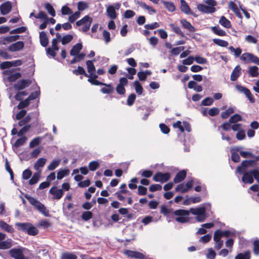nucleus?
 <instances>
[{
  "label": "nucleus",
  "instance_id": "obj_13",
  "mask_svg": "<svg viewBox=\"0 0 259 259\" xmlns=\"http://www.w3.org/2000/svg\"><path fill=\"white\" fill-rule=\"evenodd\" d=\"M93 61H95V60L94 59L93 61L88 60L86 62L88 72L89 73L88 75L89 76L97 78L98 75L96 74V68L94 65Z\"/></svg>",
  "mask_w": 259,
  "mask_h": 259
},
{
  "label": "nucleus",
  "instance_id": "obj_1",
  "mask_svg": "<svg viewBox=\"0 0 259 259\" xmlns=\"http://www.w3.org/2000/svg\"><path fill=\"white\" fill-rule=\"evenodd\" d=\"M190 213L196 215V220L199 222H204L207 218L206 208L203 206L196 208H191L190 210H176L174 212V214L177 216L176 220L181 223H185L189 221V215Z\"/></svg>",
  "mask_w": 259,
  "mask_h": 259
},
{
  "label": "nucleus",
  "instance_id": "obj_36",
  "mask_svg": "<svg viewBox=\"0 0 259 259\" xmlns=\"http://www.w3.org/2000/svg\"><path fill=\"white\" fill-rule=\"evenodd\" d=\"M0 227L3 230L9 233H13L14 232V229L11 226L3 221L0 222Z\"/></svg>",
  "mask_w": 259,
  "mask_h": 259
},
{
  "label": "nucleus",
  "instance_id": "obj_51",
  "mask_svg": "<svg viewBox=\"0 0 259 259\" xmlns=\"http://www.w3.org/2000/svg\"><path fill=\"white\" fill-rule=\"evenodd\" d=\"M213 41L215 44L223 47H226L228 45V42L227 41L220 39H213Z\"/></svg>",
  "mask_w": 259,
  "mask_h": 259
},
{
  "label": "nucleus",
  "instance_id": "obj_10",
  "mask_svg": "<svg viewBox=\"0 0 259 259\" xmlns=\"http://www.w3.org/2000/svg\"><path fill=\"white\" fill-rule=\"evenodd\" d=\"M24 250L25 248L22 247L13 248L9 250V254L11 257L15 259H23L25 256L24 255Z\"/></svg>",
  "mask_w": 259,
  "mask_h": 259
},
{
  "label": "nucleus",
  "instance_id": "obj_44",
  "mask_svg": "<svg viewBox=\"0 0 259 259\" xmlns=\"http://www.w3.org/2000/svg\"><path fill=\"white\" fill-rule=\"evenodd\" d=\"M134 85L137 94L141 95L143 93V89L139 81L138 80L135 81L134 82Z\"/></svg>",
  "mask_w": 259,
  "mask_h": 259
},
{
  "label": "nucleus",
  "instance_id": "obj_32",
  "mask_svg": "<svg viewBox=\"0 0 259 259\" xmlns=\"http://www.w3.org/2000/svg\"><path fill=\"white\" fill-rule=\"evenodd\" d=\"M40 42L42 46L47 47L48 44V38L46 32L42 31L39 34Z\"/></svg>",
  "mask_w": 259,
  "mask_h": 259
},
{
  "label": "nucleus",
  "instance_id": "obj_30",
  "mask_svg": "<svg viewBox=\"0 0 259 259\" xmlns=\"http://www.w3.org/2000/svg\"><path fill=\"white\" fill-rule=\"evenodd\" d=\"M181 23L183 27L187 29L188 31L190 32H194L195 31V28L191 24L190 22L185 19L181 20Z\"/></svg>",
  "mask_w": 259,
  "mask_h": 259
},
{
  "label": "nucleus",
  "instance_id": "obj_57",
  "mask_svg": "<svg viewBox=\"0 0 259 259\" xmlns=\"http://www.w3.org/2000/svg\"><path fill=\"white\" fill-rule=\"evenodd\" d=\"M31 127L30 124L26 125L23 127L17 133L18 136L21 137L27 131H28Z\"/></svg>",
  "mask_w": 259,
  "mask_h": 259
},
{
  "label": "nucleus",
  "instance_id": "obj_29",
  "mask_svg": "<svg viewBox=\"0 0 259 259\" xmlns=\"http://www.w3.org/2000/svg\"><path fill=\"white\" fill-rule=\"evenodd\" d=\"M77 256L74 252L65 251L62 253L61 259H77Z\"/></svg>",
  "mask_w": 259,
  "mask_h": 259
},
{
  "label": "nucleus",
  "instance_id": "obj_14",
  "mask_svg": "<svg viewBox=\"0 0 259 259\" xmlns=\"http://www.w3.org/2000/svg\"><path fill=\"white\" fill-rule=\"evenodd\" d=\"M50 193L53 195L55 199H60L64 194L63 190L61 189H58L57 187H53L49 190Z\"/></svg>",
  "mask_w": 259,
  "mask_h": 259
},
{
  "label": "nucleus",
  "instance_id": "obj_18",
  "mask_svg": "<svg viewBox=\"0 0 259 259\" xmlns=\"http://www.w3.org/2000/svg\"><path fill=\"white\" fill-rule=\"evenodd\" d=\"M243 177L242 178V181L245 184H252L254 180L253 178V175L251 173V170L247 172L246 170L243 172Z\"/></svg>",
  "mask_w": 259,
  "mask_h": 259
},
{
  "label": "nucleus",
  "instance_id": "obj_16",
  "mask_svg": "<svg viewBox=\"0 0 259 259\" xmlns=\"http://www.w3.org/2000/svg\"><path fill=\"white\" fill-rule=\"evenodd\" d=\"M24 44L22 41H19L12 44L8 47V50L10 52H17L21 50L24 48Z\"/></svg>",
  "mask_w": 259,
  "mask_h": 259
},
{
  "label": "nucleus",
  "instance_id": "obj_63",
  "mask_svg": "<svg viewBox=\"0 0 259 259\" xmlns=\"http://www.w3.org/2000/svg\"><path fill=\"white\" fill-rule=\"evenodd\" d=\"M184 49L185 47L183 46L174 48L171 49V53L174 55L177 56L179 55L181 51H184Z\"/></svg>",
  "mask_w": 259,
  "mask_h": 259
},
{
  "label": "nucleus",
  "instance_id": "obj_34",
  "mask_svg": "<svg viewBox=\"0 0 259 259\" xmlns=\"http://www.w3.org/2000/svg\"><path fill=\"white\" fill-rule=\"evenodd\" d=\"M102 85H105V87H104L101 89V91L103 94H111L113 92L114 89L111 84H106L103 83Z\"/></svg>",
  "mask_w": 259,
  "mask_h": 259
},
{
  "label": "nucleus",
  "instance_id": "obj_53",
  "mask_svg": "<svg viewBox=\"0 0 259 259\" xmlns=\"http://www.w3.org/2000/svg\"><path fill=\"white\" fill-rule=\"evenodd\" d=\"M45 8L48 12L53 17L55 16L56 13L54 9L50 3L45 5Z\"/></svg>",
  "mask_w": 259,
  "mask_h": 259
},
{
  "label": "nucleus",
  "instance_id": "obj_27",
  "mask_svg": "<svg viewBox=\"0 0 259 259\" xmlns=\"http://www.w3.org/2000/svg\"><path fill=\"white\" fill-rule=\"evenodd\" d=\"M12 242L11 239L0 242V249H7L11 248L12 246Z\"/></svg>",
  "mask_w": 259,
  "mask_h": 259
},
{
  "label": "nucleus",
  "instance_id": "obj_23",
  "mask_svg": "<svg viewBox=\"0 0 259 259\" xmlns=\"http://www.w3.org/2000/svg\"><path fill=\"white\" fill-rule=\"evenodd\" d=\"M138 5L143 9L147 11L148 13L150 15L155 14L156 11L152 7L147 5L146 3L140 2L138 3Z\"/></svg>",
  "mask_w": 259,
  "mask_h": 259
},
{
  "label": "nucleus",
  "instance_id": "obj_15",
  "mask_svg": "<svg viewBox=\"0 0 259 259\" xmlns=\"http://www.w3.org/2000/svg\"><path fill=\"white\" fill-rule=\"evenodd\" d=\"M58 50L59 47L57 45V40L56 38H53L52 40V48H48L47 49V54L54 58L56 55L55 51Z\"/></svg>",
  "mask_w": 259,
  "mask_h": 259
},
{
  "label": "nucleus",
  "instance_id": "obj_19",
  "mask_svg": "<svg viewBox=\"0 0 259 259\" xmlns=\"http://www.w3.org/2000/svg\"><path fill=\"white\" fill-rule=\"evenodd\" d=\"M12 9L11 3L7 1L2 4L0 7L1 14L6 15L10 13Z\"/></svg>",
  "mask_w": 259,
  "mask_h": 259
},
{
  "label": "nucleus",
  "instance_id": "obj_39",
  "mask_svg": "<svg viewBox=\"0 0 259 259\" xmlns=\"http://www.w3.org/2000/svg\"><path fill=\"white\" fill-rule=\"evenodd\" d=\"M219 23L226 28L231 27V25L230 22L224 16H222L219 20Z\"/></svg>",
  "mask_w": 259,
  "mask_h": 259
},
{
  "label": "nucleus",
  "instance_id": "obj_35",
  "mask_svg": "<svg viewBox=\"0 0 259 259\" xmlns=\"http://www.w3.org/2000/svg\"><path fill=\"white\" fill-rule=\"evenodd\" d=\"M47 159L44 158H39L34 164V167L35 170H39V168L42 167L46 164Z\"/></svg>",
  "mask_w": 259,
  "mask_h": 259
},
{
  "label": "nucleus",
  "instance_id": "obj_58",
  "mask_svg": "<svg viewBox=\"0 0 259 259\" xmlns=\"http://www.w3.org/2000/svg\"><path fill=\"white\" fill-rule=\"evenodd\" d=\"M232 130L234 132H239L244 130V127L242 124L235 123L231 126Z\"/></svg>",
  "mask_w": 259,
  "mask_h": 259
},
{
  "label": "nucleus",
  "instance_id": "obj_2",
  "mask_svg": "<svg viewBox=\"0 0 259 259\" xmlns=\"http://www.w3.org/2000/svg\"><path fill=\"white\" fill-rule=\"evenodd\" d=\"M205 4H198L197 5V9L204 13L211 14L215 12L216 9L215 7L217 5V2L214 0H205L204 1Z\"/></svg>",
  "mask_w": 259,
  "mask_h": 259
},
{
  "label": "nucleus",
  "instance_id": "obj_28",
  "mask_svg": "<svg viewBox=\"0 0 259 259\" xmlns=\"http://www.w3.org/2000/svg\"><path fill=\"white\" fill-rule=\"evenodd\" d=\"M242 148L241 147H238L235 148V150L237 152H239L241 156L244 158H252L254 157V155L252 153L249 151H242Z\"/></svg>",
  "mask_w": 259,
  "mask_h": 259
},
{
  "label": "nucleus",
  "instance_id": "obj_61",
  "mask_svg": "<svg viewBox=\"0 0 259 259\" xmlns=\"http://www.w3.org/2000/svg\"><path fill=\"white\" fill-rule=\"evenodd\" d=\"M61 13L63 15H71L72 11L67 6H64L61 8Z\"/></svg>",
  "mask_w": 259,
  "mask_h": 259
},
{
  "label": "nucleus",
  "instance_id": "obj_17",
  "mask_svg": "<svg viewBox=\"0 0 259 259\" xmlns=\"http://www.w3.org/2000/svg\"><path fill=\"white\" fill-rule=\"evenodd\" d=\"M124 254L129 257L143 259L144 255L141 252L134 251L130 250H126L124 251Z\"/></svg>",
  "mask_w": 259,
  "mask_h": 259
},
{
  "label": "nucleus",
  "instance_id": "obj_60",
  "mask_svg": "<svg viewBox=\"0 0 259 259\" xmlns=\"http://www.w3.org/2000/svg\"><path fill=\"white\" fill-rule=\"evenodd\" d=\"M170 26L171 29L175 32H176V33L181 35L182 37L185 36L184 33L181 30V29L178 26L172 24H170Z\"/></svg>",
  "mask_w": 259,
  "mask_h": 259
},
{
  "label": "nucleus",
  "instance_id": "obj_55",
  "mask_svg": "<svg viewBox=\"0 0 259 259\" xmlns=\"http://www.w3.org/2000/svg\"><path fill=\"white\" fill-rule=\"evenodd\" d=\"M216 256V253L211 248L207 249V253L206 254L207 259H214Z\"/></svg>",
  "mask_w": 259,
  "mask_h": 259
},
{
  "label": "nucleus",
  "instance_id": "obj_4",
  "mask_svg": "<svg viewBox=\"0 0 259 259\" xmlns=\"http://www.w3.org/2000/svg\"><path fill=\"white\" fill-rule=\"evenodd\" d=\"M25 197L29 201V203L31 205H33L39 211L45 216H48L49 215V212L46 209L45 205L41 203L39 201L27 195H26Z\"/></svg>",
  "mask_w": 259,
  "mask_h": 259
},
{
  "label": "nucleus",
  "instance_id": "obj_48",
  "mask_svg": "<svg viewBox=\"0 0 259 259\" xmlns=\"http://www.w3.org/2000/svg\"><path fill=\"white\" fill-rule=\"evenodd\" d=\"M27 140V138L25 136H23L22 137L18 139L15 143L14 146L18 148L20 146L23 145L25 142Z\"/></svg>",
  "mask_w": 259,
  "mask_h": 259
},
{
  "label": "nucleus",
  "instance_id": "obj_47",
  "mask_svg": "<svg viewBox=\"0 0 259 259\" xmlns=\"http://www.w3.org/2000/svg\"><path fill=\"white\" fill-rule=\"evenodd\" d=\"M80 16V13L79 11H76L73 14L70 15L68 17V21L70 23H73L76 20H77Z\"/></svg>",
  "mask_w": 259,
  "mask_h": 259
},
{
  "label": "nucleus",
  "instance_id": "obj_56",
  "mask_svg": "<svg viewBox=\"0 0 259 259\" xmlns=\"http://www.w3.org/2000/svg\"><path fill=\"white\" fill-rule=\"evenodd\" d=\"M229 49L232 53H234V55L236 57H239L242 53V50L239 48L235 49L233 47L230 46Z\"/></svg>",
  "mask_w": 259,
  "mask_h": 259
},
{
  "label": "nucleus",
  "instance_id": "obj_25",
  "mask_svg": "<svg viewBox=\"0 0 259 259\" xmlns=\"http://www.w3.org/2000/svg\"><path fill=\"white\" fill-rule=\"evenodd\" d=\"M241 68L239 66H237L233 70L230 79L232 81H235L240 74Z\"/></svg>",
  "mask_w": 259,
  "mask_h": 259
},
{
  "label": "nucleus",
  "instance_id": "obj_50",
  "mask_svg": "<svg viewBox=\"0 0 259 259\" xmlns=\"http://www.w3.org/2000/svg\"><path fill=\"white\" fill-rule=\"evenodd\" d=\"M250 252L249 251H245L244 253H240L237 255L235 259H250Z\"/></svg>",
  "mask_w": 259,
  "mask_h": 259
},
{
  "label": "nucleus",
  "instance_id": "obj_49",
  "mask_svg": "<svg viewBox=\"0 0 259 259\" xmlns=\"http://www.w3.org/2000/svg\"><path fill=\"white\" fill-rule=\"evenodd\" d=\"M242 119V118L241 115H240L238 114H235L230 117L229 121L230 123H236L238 121H241Z\"/></svg>",
  "mask_w": 259,
  "mask_h": 259
},
{
  "label": "nucleus",
  "instance_id": "obj_46",
  "mask_svg": "<svg viewBox=\"0 0 259 259\" xmlns=\"http://www.w3.org/2000/svg\"><path fill=\"white\" fill-rule=\"evenodd\" d=\"M72 72L76 75H78L79 74H82V75H84L86 77L89 76L88 74H87L85 72L84 69L82 67H81L80 66H78L77 69L73 70Z\"/></svg>",
  "mask_w": 259,
  "mask_h": 259
},
{
  "label": "nucleus",
  "instance_id": "obj_12",
  "mask_svg": "<svg viewBox=\"0 0 259 259\" xmlns=\"http://www.w3.org/2000/svg\"><path fill=\"white\" fill-rule=\"evenodd\" d=\"M236 88L239 92L243 93L248 98L250 102H254V99L248 89L239 85H236Z\"/></svg>",
  "mask_w": 259,
  "mask_h": 259
},
{
  "label": "nucleus",
  "instance_id": "obj_3",
  "mask_svg": "<svg viewBox=\"0 0 259 259\" xmlns=\"http://www.w3.org/2000/svg\"><path fill=\"white\" fill-rule=\"evenodd\" d=\"M15 226L21 231L27 232L30 235H35L38 233V230L30 223H17Z\"/></svg>",
  "mask_w": 259,
  "mask_h": 259
},
{
  "label": "nucleus",
  "instance_id": "obj_6",
  "mask_svg": "<svg viewBox=\"0 0 259 259\" xmlns=\"http://www.w3.org/2000/svg\"><path fill=\"white\" fill-rule=\"evenodd\" d=\"M199 183V182L198 180L192 179L186 183H181L178 185L175 188V190L178 192L185 193L188 192L192 188L193 184Z\"/></svg>",
  "mask_w": 259,
  "mask_h": 259
},
{
  "label": "nucleus",
  "instance_id": "obj_40",
  "mask_svg": "<svg viewBox=\"0 0 259 259\" xmlns=\"http://www.w3.org/2000/svg\"><path fill=\"white\" fill-rule=\"evenodd\" d=\"M40 171L39 170L38 172H35L33 174V176L29 181V184L30 185H34L38 182L40 177Z\"/></svg>",
  "mask_w": 259,
  "mask_h": 259
},
{
  "label": "nucleus",
  "instance_id": "obj_8",
  "mask_svg": "<svg viewBox=\"0 0 259 259\" xmlns=\"http://www.w3.org/2000/svg\"><path fill=\"white\" fill-rule=\"evenodd\" d=\"M92 18L88 15L85 16L80 20L76 22V25L77 26L83 25L82 27V30L83 32L88 31L91 26V24L92 22Z\"/></svg>",
  "mask_w": 259,
  "mask_h": 259
},
{
  "label": "nucleus",
  "instance_id": "obj_33",
  "mask_svg": "<svg viewBox=\"0 0 259 259\" xmlns=\"http://www.w3.org/2000/svg\"><path fill=\"white\" fill-rule=\"evenodd\" d=\"M69 172L70 170L67 168L60 169L57 172V178L58 180H61L64 177L68 175Z\"/></svg>",
  "mask_w": 259,
  "mask_h": 259
},
{
  "label": "nucleus",
  "instance_id": "obj_31",
  "mask_svg": "<svg viewBox=\"0 0 259 259\" xmlns=\"http://www.w3.org/2000/svg\"><path fill=\"white\" fill-rule=\"evenodd\" d=\"M164 7L170 12H173L176 10L175 4L170 2L163 1L161 2Z\"/></svg>",
  "mask_w": 259,
  "mask_h": 259
},
{
  "label": "nucleus",
  "instance_id": "obj_52",
  "mask_svg": "<svg viewBox=\"0 0 259 259\" xmlns=\"http://www.w3.org/2000/svg\"><path fill=\"white\" fill-rule=\"evenodd\" d=\"M21 77V74L19 72H16L10 74L8 77V80L10 82H14Z\"/></svg>",
  "mask_w": 259,
  "mask_h": 259
},
{
  "label": "nucleus",
  "instance_id": "obj_11",
  "mask_svg": "<svg viewBox=\"0 0 259 259\" xmlns=\"http://www.w3.org/2000/svg\"><path fill=\"white\" fill-rule=\"evenodd\" d=\"M170 178V175L168 172L162 173L158 172L153 177V180L155 182L164 183L167 181Z\"/></svg>",
  "mask_w": 259,
  "mask_h": 259
},
{
  "label": "nucleus",
  "instance_id": "obj_64",
  "mask_svg": "<svg viewBox=\"0 0 259 259\" xmlns=\"http://www.w3.org/2000/svg\"><path fill=\"white\" fill-rule=\"evenodd\" d=\"M253 252L256 255L259 254V240H255L253 242Z\"/></svg>",
  "mask_w": 259,
  "mask_h": 259
},
{
  "label": "nucleus",
  "instance_id": "obj_21",
  "mask_svg": "<svg viewBox=\"0 0 259 259\" xmlns=\"http://www.w3.org/2000/svg\"><path fill=\"white\" fill-rule=\"evenodd\" d=\"M187 172L185 170L179 171L175 176L174 182L175 183H179L183 181L186 177Z\"/></svg>",
  "mask_w": 259,
  "mask_h": 259
},
{
  "label": "nucleus",
  "instance_id": "obj_24",
  "mask_svg": "<svg viewBox=\"0 0 259 259\" xmlns=\"http://www.w3.org/2000/svg\"><path fill=\"white\" fill-rule=\"evenodd\" d=\"M229 8L235 13L238 18H242V15L239 11V9L235 3L232 1L230 2L229 3Z\"/></svg>",
  "mask_w": 259,
  "mask_h": 259
},
{
  "label": "nucleus",
  "instance_id": "obj_9",
  "mask_svg": "<svg viewBox=\"0 0 259 259\" xmlns=\"http://www.w3.org/2000/svg\"><path fill=\"white\" fill-rule=\"evenodd\" d=\"M256 163L254 160H244L242 162L241 166L237 167L236 173L242 174L246 170V168L255 167Z\"/></svg>",
  "mask_w": 259,
  "mask_h": 259
},
{
  "label": "nucleus",
  "instance_id": "obj_26",
  "mask_svg": "<svg viewBox=\"0 0 259 259\" xmlns=\"http://www.w3.org/2000/svg\"><path fill=\"white\" fill-rule=\"evenodd\" d=\"M82 46L81 44L78 43L76 44L72 47V49L71 50L70 52V55L73 56H76L78 54H79V53L82 49Z\"/></svg>",
  "mask_w": 259,
  "mask_h": 259
},
{
  "label": "nucleus",
  "instance_id": "obj_38",
  "mask_svg": "<svg viewBox=\"0 0 259 259\" xmlns=\"http://www.w3.org/2000/svg\"><path fill=\"white\" fill-rule=\"evenodd\" d=\"M252 56V54L249 53H243L241 56L240 59L242 61H243L246 63H249L251 62V61Z\"/></svg>",
  "mask_w": 259,
  "mask_h": 259
},
{
  "label": "nucleus",
  "instance_id": "obj_54",
  "mask_svg": "<svg viewBox=\"0 0 259 259\" xmlns=\"http://www.w3.org/2000/svg\"><path fill=\"white\" fill-rule=\"evenodd\" d=\"M73 39V36L71 34H67L65 36H64L61 38V42L62 45H66L69 42L71 41V40Z\"/></svg>",
  "mask_w": 259,
  "mask_h": 259
},
{
  "label": "nucleus",
  "instance_id": "obj_5",
  "mask_svg": "<svg viewBox=\"0 0 259 259\" xmlns=\"http://www.w3.org/2000/svg\"><path fill=\"white\" fill-rule=\"evenodd\" d=\"M25 197L29 201V203L31 205H33L39 211L45 216H48L49 215V212L46 209L45 205L41 203L39 201L27 195H26Z\"/></svg>",
  "mask_w": 259,
  "mask_h": 259
},
{
  "label": "nucleus",
  "instance_id": "obj_62",
  "mask_svg": "<svg viewBox=\"0 0 259 259\" xmlns=\"http://www.w3.org/2000/svg\"><path fill=\"white\" fill-rule=\"evenodd\" d=\"M89 6L88 4L84 2H79L77 4V8L78 9V11H83L85 9L88 8Z\"/></svg>",
  "mask_w": 259,
  "mask_h": 259
},
{
  "label": "nucleus",
  "instance_id": "obj_42",
  "mask_svg": "<svg viewBox=\"0 0 259 259\" xmlns=\"http://www.w3.org/2000/svg\"><path fill=\"white\" fill-rule=\"evenodd\" d=\"M42 138L40 137H37L34 138L29 144V147L31 148H34V147L38 146L40 144L42 141Z\"/></svg>",
  "mask_w": 259,
  "mask_h": 259
},
{
  "label": "nucleus",
  "instance_id": "obj_22",
  "mask_svg": "<svg viewBox=\"0 0 259 259\" xmlns=\"http://www.w3.org/2000/svg\"><path fill=\"white\" fill-rule=\"evenodd\" d=\"M181 6L180 8L182 12L186 14L193 15V13L191 11L190 7L188 5L187 3L184 0H180Z\"/></svg>",
  "mask_w": 259,
  "mask_h": 259
},
{
  "label": "nucleus",
  "instance_id": "obj_59",
  "mask_svg": "<svg viewBox=\"0 0 259 259\" xmlns=\"http://www.w3.org/2000/svg\"><path fill=\"white\" fill-rule=\"evenodd\" d=\"M34 17L44 21H48V18L47 14L42 11L39 12L38 14L36 15V16H34Z\"/></svg>",
  "mask_w": 259,
  "mask_h": 259
},
{
  "label": "nucleus",
  "instance_id": "obj_20",
  "mask_svg": "<svg viewBox=\"0 0 259 259\" xmlns=\"http://www.w3.org/2000/svg\"><path fill=\"white\" fill-rule=\"evenodd\" d=\"M30 83L28 80L22 79L14 85V88L16 90H21L28 87Z\"/></svg>",
  "mask_w": 259,
  "mask_h": 259
},
{
  "label": "nucleus",
  "instance_id": "obj_37",
  "mask_svg": "<svg viewBox=\"0 0 259 259\" xmlns=\"http://www.w3.org/2000/svg\"><path fill=\"white\" fill-rule=\"evenodd\" d=\"M248 72L250 76L252 77H257L259 74L258 68L255 66H251L249 67Z\"/></svg>",
  "mask_w": 259,
  "mask_h": 259
},
{
  "label": "nucleus",
  "instance_id": "obj_7",
  "mask_svg": "<svg viewBox=\"0 0 259 259\" xmlns=\"http://www.w3.org/2000/svg\"><path fill=\"white\" fill-rule=\"evenodd\" d=\"M121 5L120 3H116L113 5H109L106 7V14L107 16L112 20L115 19L117 15L116 11L118 10L120 8Z\"/></svg>",
  "mask_w": 259,
  "mask_h": 259
},
{
  "label": "nucleus",
  "instance_id": "obj_43",
  "mask_svg": "<svg viewBox=\"0 0 259 259\" xmlns=\"http://www.w3.org/2000/svg\"><path fill=\"white\" fill-rule=\"evenodd\" d=\"M61 162L60 159H55L48 165V169L49 170H53L57 168Z\"/></svg>",
  "mask_w": 259,
  "mask_h": 259
},
{
  "label": "nucleus",
  "instance_id": "obj_45",
  "mask_svg": "<svg viewBox=\"0 0 259 259\" xmlns=\"http://www.w3.org/2000/svg\"><path fill=\"white\" fill-rule=\"evenodd\" d=\"M211 30L215 34L220 36H225L226 32L225 31L219 28V27L214 26L211 28Z\"/></svg>",
  "mask_w": 259,
  "mask_h": 259
},
{
  "label": "nucleus",
  "instance_id": "obj_41",
  "mask_svg": "<svg viewBox=\"0 0 259 259\" xmlns=\"http://www.w3.org/2000/svg\"><path fill=\"white\" fill-rule=\"evenodd\" d=\"M235 111V108L233 107H229L225 111L221 114V117L223 119H226L230 116V115L233 113Z\"/></svg>",
  "mask_w": 259,
  "mask_h": 259
}]
</instances>
